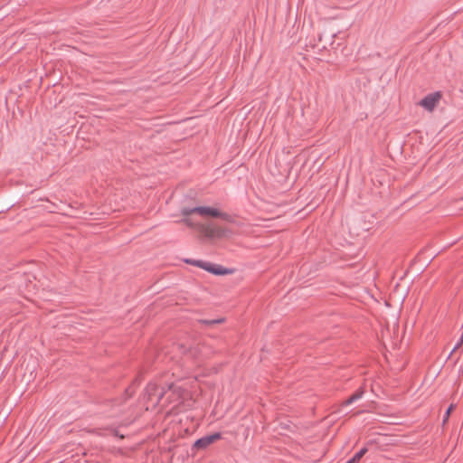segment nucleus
<instances>
[{"label":"nucleus","instance_id":"11","mask_svg":"<svg viewBox=\"0 0 463 463\" xmlns=\"http://www.w3.org/2000/svg\"><path fill=\"white\" fill-rule=\"evenodd\" d=\"M347 463V462H346Z\"/></svg>","mask_w":463,"mask_h":463},{"label":"nucleus","instance_id":"7","mask_svg":"<svg viewBox=\"0 0 463 463\" xmlns=\"http://www.w3.org/2000/svg\"><path fill=\"white\" fill-rule=\"evenodd\" d=\"M431 55H435L436 58L446 56L448 53V50L445 48L439 49V46H434L430 51Z\"/></svg>","mask_w":463,"mask_h":463},{"label":"nucleus","instance_id":"1","mask_svg":"<svg viewBox=\"0 0 463 463\" xmlns=\"http://www.w3.org/2000/svg\"><path fill=\"white\" fill-rule=\"evenodd\" d=\"M184 222L190 226L198 229L205 237L210 239H222L231 235V231L225 227L219 226L215 223L209 222L203 224H196L192 222L191 219L185 218Z\"/></svg>","mask_w":463,"mask_h":463},{"label":"nucleus","instance_id":"10","mask_svg":"<svg viewBox=\"0 0 463 463\" xmlns=\"http://www.w3.org/2000/svg\"><path fill=\"white\" fill-rule=\"evenodd\" d=\"M453 408H454V406L452 404L448 408V410L445 413V416H444V420H443L444 423L447 422V420H449V415H450L451 411H453Z\"/></svg>","mask_w":463,"mask_h":463},{"label":"nucleus","instance_id":"6","mask_svg":"<svg viewBox=\"0 0 463 463\" xmlns=\"http://www.w3.org/2000/svg\"><path fill=\"white\" fill-rule=\"evenodd\" d=\"M220 439H221L220 433H213L210 436H206V437L197 439L194 442V447L197 448V449H205L209 445H211L212 443L215 442L216 440H218Z\"/></svg>","mask_w":463,"mask_h":463},{"label":"nucleus","instance_id":"5","mask_svg":"<svg viewBox=\"0 0 463 463\" xmlns=\"http://www.w3.org/2000/svg\"><path fill=\"white\" fill-rule=\"evenodd\" d=\"M441 94L439 92L430 93L420 100V105L428 111H432L439 104Z\"/></svg>","mask_w":463,"mask_h":463},{"label":"nucleus","instance_id":"2","mask_svg":"<svg viewBox=\"0 0 463 463\" xmlns=\"http://www.w3.org/2000/svg\"><path fill=\"white\" fill-rule=\"evenodd\" d=\"M194 213H197L204 218L213 217V218H222V219L228 220L227 214L223 213L219 209L213 208V207L200 206V207H195V208H192V209H184L183 210V214L185 216H189Z\"/></svg>","mask_w":463,"mask_h":463},{"label":"nucleus","instance_id":"3","mask_svg":"<svg viewBox=\"0 0 463 463\" xmlns=\"http://www.w3.org/2000/svg\"><path fill=\"white\" fill-rule=\"evenodd\" d=\"M164 396H165L166 399H169L170 402L175 403V407H177L191 398L190 393L181 386L171 387L166 392H165Z\"/></svg>","mask_w":463,"mask_h":463},{"label":"nucleus","instance_id":"8","mask_svg":"<svg viewBox=\"0 0 463 463\" xmlns=\"http://www.w3.org/2000/svg\"><path fill=\"white\" fill-rule=\"evenodd\" d=\"M367 452L366 448H363L359 452H357L351 459L347 461V463H357L363 456Z\"/></svg>","mask_w":463,"mask_h":463},{"label":"nucleus","instance_id":"4","mask_svg":"<svg viewBox=\"0 0 463 463\" xmlns=\"http://www.w3.org/2000/svg\"><path fill=\"white\" fill-rule=\"evenodd\" d=\"M190 263L198 266L208 272L214 274V275H230L234 272L232 269H226L221 265H215L209 262H203V261H189Z\"/></svg>","mask_w":463,"mask_h":463},{"label":"nucleus","instance_id":"9","mask_svg":"<svg viewBox=\"0 0 463 463\" xmlns=\"http://www.w3.org/2000/svg\"><path fill=\"white\" fill-rule=\"evenodd\" d=\"M363 395V391H358L356 392L355 393H354L349 399H347L344 404L345 405H349L351 404L352 402H354V401L360 399Z\"/></svg>","mask_w":463,"mask_h":463}]
</instances>
